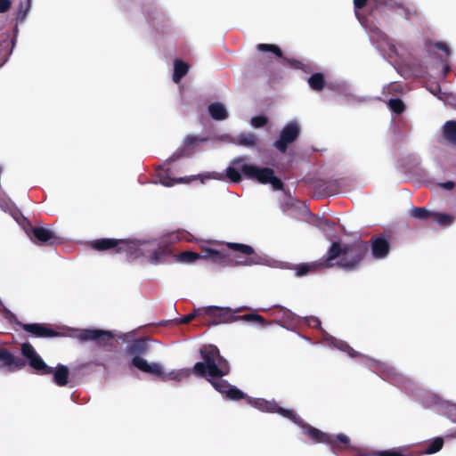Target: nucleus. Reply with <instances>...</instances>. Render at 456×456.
<instances>
[{"label": "nucleus", "mask_w": 456, "mask_h": 456, "mask_svg": "<svg viewBox=\"0 0 456 456\" xmlns=\"http://www.w3.org/2000/svg\"><path fill=\"white\" fill-rule=\"evenodd\" d=\"M200 354L202 362L194 364L191 370L183 369L178 371H171L160 378L163 381L167 379L181 380L189 378L191 374L205 379L220 394L224 395L226 399L240 401L245 395L236 387L232 386L224 377L231 372L229 362L220 354L216 346L204 345L200 348Z\"/></svg>", "instance_id": "obj_1"}, {"label": "nucleus", "mask_w": 456, "mask_h": 456, "mask_svg": "<svg viewBox=\"0 0 456 456\" xmlns=\"http://www.w3.org/2000/svg\"><path fill=\"white\" fill-rule=\"evenodd\" d=\"M220 248L202 247L201 259L222 266L253 265L258 263L255 249L247 244L226 242Z\"/></svg>", "instance_id": "obj_2"}, {"label": "nucleus", "mask_w": 456, "mask_h": 456, "mask_svg": "<svg viewBox=\"0 0 456 456\" xmlns=\"http://www.w3.org/2000/svg\"><path fill=\"white\" fill-rule=\"evenodd\" d=\"M369 250V243L362 240H356L344 245L339 241H334L325 255V263L330 268L338 266L352 271L359 266Z\"/></svg>", "instance_id": "obj_3"}, {"label": "nucleus", "mask_w": 456, "mask_h": 456, "mask_svg": "<svg viewBox=\"0 0 456 456\" xmlns=\"http://www.w3.org/2000/svg\"><path fill=\"white\" fill-rule=\"evenodd\" d=\"M232 166L226 168V175L232 183H240L242 175L261 184H271L275 191H281L284 183L275 175L274 170L267 167H259L248 163L246 157H239L232 160Z\"/></svg>", "instance_id": "obj_4"}, {"label": "nucleus", "mask_w": 456, "mask_h": 456, "mask_svg": "<svg viewBox=\"0 0 456 456\" xmlns=\"http://www.w3.org/2000/svg\"><path fill=\"white\" fill-rule=\"evenodd\" d=\"M21 354L28 362L29 366L39 375H53V382L59 387L69 383V370L66 365L59 363L54 369L48 366L29 343L21 345Z\"/></svg>", "instance_id": "obj_5"}, {"label": "nucleus", "mask_w": 456, "mask_h": 456, "mask_svg": "<svg viewBox=\"0 0 456 456\" xmlns=\"http://www.w3.org/2000/svg\"><path fill=\"white\" fill-rule=\"evenodd\" d=\"M198 314H203L201 322L205 325H218L222 323H230L237 321L255 322L260 325L266 323L265 318L257 314H248L244 315H237L230 308L208 306L197 309Z\"/></svg>", "instance_id": "obj_6"}, {"label": "nucleus", "mask_w": 456, "mask_h": 456, "mask_svg": "<svg viewBox=\"0 0 456 456\" xmlns=\"http://www.w3.org/2000/svg\"><path fill=\"white\" fill-rule=\"evenodd\" d=\"M149 350L148 339L141 338L134 339L126 347V353L132 355L131 364L142 372L153 376L162 375V366L158 362L149 363L141 355L145 354Z\"/></svg>", "instance_id": "obj_7"}, {"label": "nucleus", "mask_w": 456, "mask_h": 456, "mask_svg": "<svg viewBox=\"0 0 456 456\" xmlns=\"http://www.w3.org/2000/svg\"><path fill=\"white\" fill-rule=\"evenodd\" d=\"M90 247L96 251H110L114 254L125 252L130 256H137L139 243L136 240L102 238L90 241Z\"/></svg>", "instance_id": "obj_8"}, {"label": "nucleus", "mask_w": 456, "mask_h": 456, "mask_svg": "<svg viewBox=\"0 0 456 456\" xmlns=\"http://www.w3.org/2000/svg\"><path fill=\"white\" fill-rule=\"evenodd\" d=\"M297 425L304 429V434L306 435L314 443L327 444L330 445L333 450L349 448L350 439L344 434L334 436L324 433L318 428L305 423L303 419L302 422Z\"/></svg>", "instance_id": "obj_9"}, {"label": "nucleus", "mask_w": 456, "mask_h": 456, "mask_svg": "<svg viewBox=\"0 0 456 456\" xmlns=\"http://www.w3.org/2000/svg\"><path fill=\"white\" fill-rule=\"evenodd\" d=\"M242 393L245 395V396L240 400L247 399L249 404L262 411L278 413L282 417L290 419L295 424H299L302 422V419L297 413H295L294 411L281 407L274 400L268 401L263 398L252 399L248 397L244 392Z\"/></svg>", "instance_id": "obj_10"}, {"label": "nucleus", "mask_w": 456, "mask_h": 456, "mask_svg": "<svg viewBox=\"0 0 456 456\" xmlns=\"http://www.w3.org/2000/svg\"><path fill=\"white\" fill-rule=\"evenodd\" d=\"M69 336L81 342L94 341L101 346L107 345L114 338V334L109 330L98 329H69Z\"/></svg>", "instance_id": "obj_11"}, {"label": "nucleus", "mask_w": 456, "mask_h": 456, "mask_svg": "<svg viewBox=\"0 0 456 456\" xmlns=\"http://www.w3.org/2000/svg\"><path fill=\"white\" fill-rule=\"evenodd\" d=\"M24 331L30 333L35 338H49L62 337L65 333L56 330L49 324L45 323H23L16 322Z\"/></svg>", "instance_id": "obj_12"}, {"label": "nucleus", "mask_w": 456, "mask_h": 456, "mask_svg": "<svg viewBox=\"0 0 456 456\" xmlns=\"http://www.w3.org/2000/svg\"><path fill=\"white\" fill-rule=\"evenodd\" d=\"M299 132V127L296 122L287 124L282 128L280 137L274 142L273 146L281 153H285L288 146L297 139Z\"/></svg>", "instance_id": "obj_13"}, {"label": "nucleus", "mask_w": 456, "mask_h": 456, "mask_svg": "<svg viewBox=\"0 0 456 456\" xmlns=\"http://www.w3.org/2000/svg\"><path fill=\"white\" fill-rule=\"evenodd\" d=\"M26 232L30 240L38 245H53L59 242L56 234L45 227L30 225Z\"/></svg>", "instance_id": "obj_14"}, {"label": "nucleus", "mask_w": 456, "mask_h": 456, "mask_svg": "<svg viewBox=\"0 0 456 456\" xmlns=\"http://www.w3.org/2000/svg\"><path fill=\"white\" fill-rule=\"evenodd\" d=\"M0 363L9 371L22 370L27 364L23 358L13 354L5 347H0Z\"/></svg>", "instance_id": "obj_15"}, {"label": "nucleus", "mask_w": 456, "mask_h": 456, "mask_svg": "<svg viewBox=\"0 0 456 456\" xmlns=\"http://www.w3.org/2000/svg\"><path fill=\"white\" fill-rule=\"evenodd\" d=\"M369 247H370L371 255L375 259H383L390 252V243L384 235H375L370 240Z\"/></svg>", "instance_id": "obj_16"}, {"label": "nucleus", "mask_w": 456, "mask_h": 456, "mask_svg": "<svg viewBox=\"0 0 456 456\" xmlns=\"http://www.w3.org/2000/svg\"><path fill=\"white\" fill-rule=\"evenodd\" d=\"M271 314L273 317L274 322L282 327L289 328L295 324V314L286 307L275 306Z\"/></svg>", "instance_id": "obj_17"}, {"label": "nucleus", "mask_w": 456, "mask_h": 456, "mask_svg": "<svg viewBox=\"0 0 456 456\" xmlns=\"http://www.w3.org/2000/svg\"><path fill=\"white\" fill-rule=\"evenodd\" d=\"M330 266L325 263V256L317 261L297 265L295 268L297 276H304L309 273L318 270L329 269Z\"/></svg>", "instance_id": "obj_18"}, {"label": "nucleus", "mask_w": 456, "mask_h": 456, "mask_svg": "<svg viewBox=\"0 0 456 456\" xmlns=\"http://www.w3.org/2000/svg\"><path fill=\"white\" fill-rule=\"evenodd\" d=\"M180 240L191 242L194 240V237L191 233L185 230H178L176 232H173L162 236L160 239V243L163 245H168L170 247V245Z\"/></svg>", "instance_id": "obj_19"}, {"label": "nucleus", "mask_w": 456, "mask_h": 456, "mask_svg": "<svg viewBox=\"0 0 456 456\" xmlns=\"http://www.w3.org/2000/svg\"><path fill=\"white\" fill-rule=\"evenodd\" d=\"M172 252L171 247L159 243V247L153 249L150 254L149 262L152 265L164 263Z\"/></svg>", "instance_id": "obj_20"}, {"label": "nucleus", "mask_w": 456, "mask_h": 456, "mask_svg": "<svg viewBox=\"0 0 456 456\" xmlns=\"http://www.w3.org/2000/svg\"><path fill=\"white\" fill-rule=\"evenodd\" d=\"M16 39L10 33L0 34V57L6 58L12 53Z\"/></svg>", "instance_id": "obj_21"}, {"label": "nucleus", "mask_w": 456, "mask_h": 456, "mask_svg": "<svg viewBox=\"0 0 456 456\" xmlns=\"http://www.w3.org/2000/svg\"><path fill=\"white\" fill-rule=\"evenodd\" d=\"M441 135L448 144L456 145V121H446L442 126Z\"/></svg>", "instance_id": "obj_22"}, {"label": "nucleus", "mask_w": 456, "mask_h": 456, "mask_svg": "<svg viewBox=\"0 0 456 456\" xmlns=\"http://www.w3.org/2000/svg\"><path fill=\"white\" fill-rule=\"evenodd\" d=\"M236 143L248 148L257 146L258 138L254 133H242L236 137Z\"/></svg>", "instance_id": "obj_23"}, {"label": "nucleus", "mask_w": 456, "mask_h": 456, "mask_svg": "<svg viewBox=\"0 0 456 456\" xmlns=\"http://www.w3.org/2000/svg\"><path fill=\"white\" fill-rule=\"evenodd\" d=\"M189 65L181 61L175 60L174 62V73H173V80L175 83L178 84L182 78L188 73Z\"/></svg>", "instance_id": "obj_24"}, {"label": "nucleus", "mask_w": 456, "mask_h": 456, "mask_svg": "<svg viewBox=\"0 0 456 456\" xmlns=\"http://www.w3.org/2000/svg\"><path fill=\"white\" fill-rule=\"evenodd\" d=\"M208 112L213 119L224 120L228 117L226 109L222 103L214 102L208 106Z\"/></svg>", "instance_id": "obj_25"}, {"label": "nucleus", "mask_w": 456, "mask_h": 456, "mask_svg": "<svg viewBox=\"0 0 456 456\" xmlns=\"http://www.w3.org/2000/svg\"><path fill=\"white\" fill-rule=\"evenodd\" d=\"M325 78L322 73H314L308 78V85L311 89L320 92L325 87Z\"/></svg>", "instance_id": "obj_26"}, {"label": "nucleus", "mask_w": 456, "mask_h": 456, "mask_svg": "<svg viewBox=\"0 0 456 456\" xmlns=\"http://www.w3.org/2000/svg\"><path fill=\"white\" fill-rule=\"evenodd\" d=\"M175 259L182 263L191 264L201 259L200 254L192 251H183L175 256Z\"/></svg>", "instance_id": "obj_27"}, {"label": "nucleus", "mask_w": 456, "mask_h": 456, "mask_svg": "<svg viewBox=\"0 0 456 456\" xmlns=\"http://www.w3.org/2000/svg\"><path fill=\"white\" fill-rule=\"evenodd\" d=\"M432 218L442 227L449 226L453 222V217L451 215L445 213L433 212Z\"/></svg>", "instance_id": "obj_28"}, {"label": "nucleus", "mask_w": 456, "mask_h": 456, "mask_svg": "<svg viewBox=\"0 0 456 456\" xmlns=\"http://www.w3.org/2000/svg\"><path fill=\"white\" fill-rule=\"evenodd\" d=\"M256 49L259 52H270V53H273L278 58H282L283 57L281 49L278 45H276L258 44L256 45Z\"/></svg>", "instance_id": "obj_29"}, {"label": "nucleus", "mask_w": 456, "mask_h": 456, "mask_svg": "<svg viewBox=\"0 0 456 456\" xmlns=\"http://www.w3.org/2000/svg\"><path fill=\"white\" fill-rule=\"evenodd\" d=\"M444 446V439L442 437H436L425 448L427 454H433L439 452Z\"/></svg>", "instance_id": "obj_30"}, {"label": "nucleus", "mask_w": 456, "mask_h": 456, "mask_svg": "<svg viewBox=\"0 0 456 456\" xmlns=\"http://www.w3.org/2000/svg\"><path fill=\"white\" fill-rule=\"evenodd\" d=\"M31 7V0H26L25 2H21L19 5L17 20L22 21L25 20L28 11Z\"/></svg>", "instance_id": "obj_31"}, {"label": "nucleus", "mask_w": 456, "mask_h": 456, "mask_svg": "<svg viewBox=\"0 0 456 456\" xmlns=\"http://www.w3.org/2000/svg\"><path fill=\"white\" fill-rule=\"evenodd\" d=\"M432 213L433 212L427 210L425 208H413L411 215L417 219L426 220L432 217Z\"/></svg>", "instance_id": "obj_32"}, {"label": "nucleus", "mask_w": 456, "mask_h": 456, "mask_svg": "<svg viewBox=\"0 0 456 456\" xmlns=\"http://www.w3.org/2000/svg\"><path fill=\"white\" fill-rule=\"evenodd\" d=\"M373 456H408L403 452L401 448H393L389 450L373 451Z\"/></svg>", "instance_id": "obj_33"}, {"label": "nucleus", "mask_w": 456, "mask_h": 456, "mask_svg": "<svg viewBox=\"0 0 456 456\" xmlns=\"http://www.w3.org/2000/svg\"><path fill=\"white\" fill-rule=\"evenodd\" d=\"M388 106L391 109L393 112L395 114H402L404 111L405 106L402 100L396 98V99H390L388 102Z\"/></svg>", "instance_id": "obj_34"}, {"label": "nucleus", "mask_w": 456, "mask_h": 456, "mask_svg": "<svg viewBox=\"0 0 456 456\" xmlns=\"http://www.w3.org/2000/svg\"><path fill=\"white\" fill-rule=\"evenodd\" d=\"M335 186L334 183H328V182H320L319 183V187H323V191L322 192H320L321 196H323V197H326V196H330L333 193L336 192L335 190H333V187Z\"/></svg>", "instance_id": "obj_35"}, {"label": "nucleus", "mask_w": 456, "mask_h": 456, "mask_svg": "<svg viewBox=\"0 0 456 456\" xmlns=\"http://www.w3.org/2000/svg\"><path fill=\"white\" fill-rule=\"evenodd\" d=\"M251 125L256 128H261L267 125L268 118L263 115L256 116L251 118Z\"/></svg>", "instance_id": "obj_36"}, {"label": "nucleus", "mask_w": 456, "mask_h": 456, "mask_svg": "<svg viewBox=\"0 0 456 456\" xmlns=\"http://www.w3.org/2000/svg\"><path fill=\"white\" fill-rule=\"evenodd\" d=\"M158 177L160 183L165 186H172L175 183V180L166 175L163 171L159 172Z\"/></svg>", "instance_id": "obj_37"}, {"label": "nucleus", "mask_w": 456, "mask_h": 456, "mask_svg": "<svg viewBox=\"0 0 456 456\" xmlns=\"http://www.w3.org/2000/svg\"><path fill=\"white\" fill-rule=\"evenodd\" d=\"M205 141H207V138H205V137H198L195 135H189L185 138L184 142L187 147H191V146H193L196 142H205Z\"/></svg>", "instance_id": "obj_38"}, {"label": "nucleus", "mask_w": 456, "mask_h": 456, "mask_svg": "<svg viewBox=\"0 0 456 456\" xmlns=\"http://www.w3.org/2000/svg\"><path fill=\"white\" fill-rule=\"evenodd\" d=\"M196 317H200L201 320H203V314H198L197 310H196L193 314H190L183 316L180 319V323L187 324Z\"/></svg>", "instance_id": "obj_39"}, {"label": "nucleus", "mask_w": 456, "mask_h": 456, "mask_svg": "<svg viewBox=\"0 0 456 456\" xmlns=\"http://www.w3.org/2000/svg\"><path fill=\"white\" fill-rule=\"evenodd\" d=\"M434 46L436 49L444 52L446 53V55L451 54V50H450L449 46L444 42H436V43H434Z\"/></svg>", "instance_id": "obj_40"}, {"label": "nucleus", "mask_w": 456, "mask_h": 456, "mask_svg": "<svg viewBox=\"0 0 456 456\" xmlns=\"http://www.w3.org/2000/svg\"><path fill=\"white\" fill-rule=\"evenodd\" d=\"M428 90L431 94L437 96L439 99H442V97L440 96V94H442V91H441V87H440L439 84L435 83V84L431 85L428 87Z\"/></svg>", "instance_id": "obj_41"}, {"label": "nucleus", "mask_w": 456, "mask_h": 456, "mask_svg": "<svg viewBox=\"0 0 456 456\" xmlns=\"http://www.w3.org/2000/svg\"><path fill=\"white\" fill-rule=\"evenodd\" d=\"M12 6L11 0H0V12H6Z\"/></svg>", "instance_id": "obj_42"}, {"label": "nucleus", "mask_w": 456, "mask_h": 456, "mask_svg": "<svg viewBox=\"0 0 456 456\" xmlns=\"http://www.w3.org/2000/svg\"><path fill=\"white\" fill-rule=\"evenodd\" d=\"M439 186L447 191H451L455 187V183L452 181H447L445 183H439Z\"/></svg>", "instance_id": "obj_43"}, {"label": "nucleus", "mask_w": 456, "mask_h": 456, "mask_svg": "<svg viewBox=\"0 0 456 456\" xmlns=\"http://www.w3.org/2000/svg\"><path fill=\"white\" fill-rule=\"evenodd\" d=\"M308 324L314 328H318L321 326V322L318 318L316 317H312L309 321H308Z\"/></svg>", "instance_id": "obj_44"}, {"label": "nucleus", "mask_w": 456, "mask_h": 456, "mask_svg": "<svg viewBox=\"0 0 456 456\" xmlns=\"http://www.w3.org/2000/svg\"><path fill=\"white\" fill-rule=\"evenodd\" d=\"M450 71H451L450 65L448 63H445L443 68V72H442L443 78H445Z\"/></svg>", "instance_id": "obj_45"}, {"label": "nucleus", "mask_w": 456, "mask_h": 456, "mask_svg": "<svg viewBox=\"0 0 456 456\" xmlns=\"http://www.w3.org/2000/svg\"><path fill=\"white\" fill-rule=\"evenodd\" d=\"M180 157H181V155L174 154L173 156L170 157V159L167 161H169V162L175 161V160L178 159Z\"/></svg>", "instance_id": "obj_46"}, {"label": "nucleus", "mask_w": 456, "mask_h": 456, "mask_svg": "<svg viewBox=\"0 0 456 456\" xmlns=\"http://www.w3.org/2000/svg\"><path fill=\"white\" fill-rule=\"evenodd\" d=\"M341 346H341V348H344V347H345V348H347V349H349V350L353 351V349H352L348 345H346V344H345V343H343V342L341 343Z\"/></svg>", "instance_id": "obj_47"}, {"label": "nucleus", "mask_w": 456, "mask_h": 456, "mask_svg": "<svg viewBox=\"0 0 456 456\" xmlns=\"http://www.w3.org/2000/svg\"><path fill=\"white\" fill-rule=\"evenodd\" d=\"M356 456H373V451L369 452V453L359 454V455H356Z\"/></svg>", "instance_id": "obj_48"}, {"label": "nucleus", "mask_w": 456, "mask_h": 456, "mask_svg": "<svg viewBox=\"0 0 456 456\" xmlns=\"http://www.w3.org/2000/svg\"><path fill=\"white\" fill-rule=\"evenodd\" d=\"M290 63H291V65H293L294 67H297H297H298V64H299V61H291Z\"/></svg>", "instance_id": "obj_49"}]
</instances>
